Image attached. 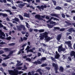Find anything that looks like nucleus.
<instances>
[{
  "instance_id": "f257e3e1",
  "label": "nucleus",
  "mask_w": 75,
  "mask_h": 75,
  "mask_svg": "<svg viewBox=\"0 0 75 75\" xmlns=\"http://www.w3.org/2000/svg\"><path fill=\"white\" fill-rule=\"evenodd\" d=\"M40 35L39 36V37H40V40H44L45 38V40L46 42H48L49 41H50L51 40V38L48 37V33L47 32H45L43 33H40Z\"/></svg>"
},
{
  "instance_id": "f03ea898",
  "label": "nucleus",
  "mask_w": 75,
  "mask_h": 75,
  "mask_svg": "<svg viewBox=\"0 0 75 75\" xmlns=\"http://www.w3.org/2000/svg\"><path fill=\"white\" fill-rule=\"evenodd\" d=\"M9 74L10 75H20L21 74L23 73V72L21 71H18V70H16V69H14L13 70H9Z\"/></svg>"
},
{
  "instance_id": "7ed1b4c3",
  "label": "nucleus",
  "mask_w": 75,
  "mask_h": 75,
  "mask_svg": "<svg viewBox=\"0 0 75 75\" xmlns=\"http://www.w3.org/2000/svg\"><path fill=\"white\" fill-rule=\"evenodd\" d=\"M53 19L54 20H56L57 21H59V19L55 18H54V17H51L50 18H49V19L48 21H47V23H50V24H54V25H56V22H54L53 21H51L52 20V19Z\"/></svg>"
},
{
  "instance_id": "20e7f679",
  "label": "nucleus",
  "mask_w": 75,
  "mask_h": 75,
  "mask_svg": "<svg viewBox=\"0 0 75 75\" xmlns=\"http://www.w3.org/2000/svg\"><path fill=\"white\" fill-rule=\"evenodd\" d=\"M16 27L17 28L18 31H21L22 28L23 30H26L25 27L24 25H17Z\"/></svg>"
},
{
  "instance_id": "39448f33",
  "label": "nucleus",
  "mask_w": 75,
  "mask_h": 75,
  "mask_svg": "<svg viewBox=\"0 0 75 75\" xmlns=\"http://www.w3.org/2000/svg\"><path fill=\"white\" fill-rule=\"evenodd\" d=\"M66 50L65 48H63L62 46L61 45L58 47V52L60 53L62 51H65Z\"/></svg>"
},
{
  "instance_id": "423d86ee",
  "label": "nucleus",
  "mask_w": 75,
  "mask_h": 75,
  "mask_svg": "<svg viewBox=\"0 0 75 75\" xmlns=\"http://www.w3.org/2000/svg\"><path fill=\"white\" fill-rule=\"evenodd\" d=\"M52 65L53 67H54V69L55 72L56 74L58 73V66L57 64H55V63H53Z\"/></svg>"
},
{
  "instance_id": "0eeeda50",
  "label": "nucleus",
  "mask_w": 75,
  "mask_h": 75,
  "mask_svg": "<svg viewBox=\"0 0 75 75\" xmlns=\"http://www.w3.org/2000/svg\"><path fill=\"white\" fill-rule=\"evenodd\" d=\"M47 6L46 5H45L44 6L43 5H41L40 6H37V8L39 9L40 10L42 9V10H44V8H47ZM47 7H50V6L49 5L47 6Z\"/></svg>"
},
{
  "instance_id": "6e6552de",
  "label": "nucleus",
  "mask_w": 75,
  "mask_h": 75,
  "mask_svg": "<svg viewBox=\"0 0 75 75\" xmlns=\"http://www.w3.org/2000/svg\"><path fill=\"white\" fill-rule=\"evenodd\" d=\"M3 37H6V35L4 32L2 31L1 30H0V38L1 39H5V38Z\"/></svg>"
},
{
  "instance_id": "1a4fd4ad",
  "label": "nucleus",
  "mask_w": 75,
  "mask_h": 75,
  "mask_svg": "<svg viewBox=\"0 0 75 75\" xmlns=\"http://www.w3.org/2000/svg\"><path fill=\"white\" fill-rule=\"evenodd\" d=\"M62 35L61 34H59L57 36L56 39L58 41H59L60 39H61Z\"/></svg>"
},
{
  "instance_id": "9d476101",
  "label": "nucleus",
  "mask_w": 75,
  "mask_h": 75,
  "mask_svg": "<svg viewBox=\"0 0 75 75\" xmlns=\"http://www.w3.org/2000/svg\"><path fill=\"white\" fill-rule=\"evenodd\" d=\"M35 17L37 18L38 20H43V19L41 17V16L40 15H36L35 16Z\"/></svg>"
},
{
  "instance_id": "9b49d317",
  "label": "nucleus",
  "mask_w": 75,
  "mask_h": 75,
  "mask_svg": "<svg viewBox=\"0 0 75 75\" xmlns=\"http://www.w3.org/2000/svg\"><path fill=\"white\" fill-rule=\"evenodd\" d=\"M71 56H74V58H75V52L74 51H71L70 53Z\"/></svg>"
},
{
  "instance_id": "f8f14e48",
  "label": "nucleus",
  "mask_w": 75,
  "mask_h": 75,
  "mask_svg": "<svg viewBox=\"0 0 75 75\" xmlns=\"http://www.w3.org/2000/svg\"><path fill=\"white\" fill-rule=\"evenodd\" d=\"M65 43L66 44H68L69 47H71V44L70 41H66L65 42Z\"/></svg>"
},
{
  "instance_id": "ddd939ff",
  "label": "nucleus",
  "mask_w": 75,
  "mask_h": 75,
  "mask_svg": "<svg viewBox=\"0 0 75 75\" xmlns=\"http://www.w3.org/2000/svg\"><path fill=\"white\" fill-rule=\"evenodd\" d=\"M74 31L75 30H74V29L72 28H70L67 30V31H69V32H72V31L74 32Z\"/></svg>"
},
{
  "instance_id": "4468645a",
  "label": "nucleus",
  "mask_w": 75,
  "mask_h": 75,
  "mask_svg": "<svg viewBox=\"0 0 75 75\" xmlns=\"http://www.w3.org/2000/svg\"><path fill=\"white\" fill-rule=\"evenodd\" d=\"M24 17H28V18H29V17H30V15L29 14L25 13H24Z\"/></svg>"
},
{
  "instance_id": "2eb2a0df",
  "label": "nucleus",
  "mask_w": 75,
  "mask_h": 75,
  "mask_svg": "<svg viewBox=\"0 0 75 75\" xmlns=\"http://www.w3.org/2000/svg\"><path fill=\"white\" fill-rule=\"evenodd\" d=\"M13 52H14V51H11V52H9L8 55L7 56L8 57H9V56H12L13 55Z\"/></svg>"
},
{
  "instance_id": "dca6fc26",
  "label": "nucleus",
  "mask_w": 75,
  "mask_h": 75,
  "mask_svg": "<svg viewBox=\"0 0 75 75\" xmlns=\"http://www.w3.org/2000/svg\"><path fill=\"white\" fill-rule=\"evenodd\" d=\"M13 21H16L17 22H18L19 21V19L17 18V17H15V18L13 19Z\"/></svg>"
},
{
  "instance_id": "f3484780",
  "label": "nucleus",
  "mask_w": 75,
  "mask_h": 75,
  "mask_svg": "<svg viewBox=\"0 0 75 75\" xmlns=\"http://www.w3.org/2000/svg\"><path fill=\"white\" fill-rule=\"evenodd\" d=\"M59 70L61 72H64V68L62 66H60V67Z\"/></svg>"
},
{
  "instance_id": "a211bd4d",
  "label": "nucleus",
  "mask_w": 75,
  "mask_h": 75,
  "mask_svg": "<svg viewBox=\"0 0 75 75\" xmlns=\"http://www.w3.org/2000/svg\"><path fill=\"white\" fill-rule=\"evenodd\" d=\"M5 39H2V40H4V39H6V40H10L11 39V37L10 36H9V37H7L6 38H4Z\"/></svg>"
},
{
  "instance_id": "6ab92c4d",
  "label": "nucleus",
  "mask_w": 75,
  "mask_h": 75,
  "mask_svg": "<svg viewBox=\"0 0 75 75\" xmlns=\"http://www.w3.org/2000/svg\"><path fill=\"white\" fill-rule=\"evenodd\" d=\"M59 57H60V55L59 54H57L55 56V59H58L59 58Z\"/></svg>"
},
{
  "instance_id": "aec40b11",
  "label": "nucleus",
  "mask_w": 75,
  "mask_h": 75,
  "mask_svg": "<svg viewBox=\"0 0 75 75\" xmlns=\"http://www.w3.org/2000/svg\"><path fill=\"white\" fill-rule=\"evenodd\" d=\"M25 6V4H20L19 5L20 8H22L23 7H24Z\"/></svg>"
},
{
  "instance_id": "412c9836",
  "label": "nucleus",
  "mask_w": 75,
  "mask_h": 75,
  "mask_svg": "<svg viewBox=\"0 0 75 75\" xmlns=\"http://www.w3.org/2000/svg\"><path fill=\"white\" fill-rule=\"evenodd\" d=\"M47 25L48 28H52L53 27V25H50L49 24H47Z\"/></svg>"
},
{
  "instance_id": "4be33fe9",
  "label": "nucleus",
  "mask_w": 75,
  "mask_h": 75,
  "mask_svg": "<svg viewBox=\"0 0 75 75\" xmlns=\"http://www.w3.org/2000/svg\"><path fill=\"white\" fill-rule=\"evenodd\" d=\"M22 68H23V67H18L16 68V69L18 70H21Z\"/></svg>"
},
{
  "instance_id": "5701e85b",
  "label": "nucleus",
  "mask_w": 75,
  "mask_h": 75,
  "mask_svg": "<svg viewBox=\"0 0 75 75\" xmlns=\"http://www.w3.org/2000/svg\"><path fill=\"white\" fill-rule=\"evenodd\" d=\"M46 57H42L40 60L41 61H45L46 60Z\"/></svg>"
},
{
  "instance_id": "b1692460",
  "label": "nucleus",
  "mask_w": 75,
  "mask_h": 75,
  "mask_svg": "<svg viewBox=\"0 0 75 75\" xmlns=\"http://www.w3.org/2000/svg\"><path fill=\"white\" fill-rule=\"evenodd\" d=\"M0 2L1 3H7V1H6V0H0Z\"/></svg>"
},
{
  "instance_id": "393cba45",
  "label": "nucleus",
  "mask_w": 75,
  "mask_h": 75,
  "mask_svg": "<svg viewBox=\"0 0 75 75\" xmlns=\"http://www.w3.org/2000/svg\"><path fill=\"white\" fill-rule=\"evenodd\" d=\"M50 58L52 61H54V62H56V60H55V58H54L53 57H50Z\"/></svg>"
},
{
  "instance_id": "a878e982",
  "label": "nucleus",
  "mask_w": 75,
  "mask_h": 75,
  "mask_svg": "<svg viewBox=\"0 0 75 75\" xmlns=\"http://www.w3.org/2000/svg\"><path fill=\"white\" fill-rule=\"evenodd\" d=\"M56 10H61V7L58 6L55 8Z\"/></svg>"
},
{
  "instance_id": "bb28decb",
  "label": "nucleus",
  "mask_w": 75,
  "mask_h": 75,
  "mask_svg": "<svg viewBox=\"0 0 75 75\" xmlns=\"http://www.w3.org/2000/svg\"><path fill=\"white\" fill-rule=\"evenodd\" d=\"M39 51H40V52H41L42 51V52H45V50H44V49H43L42 48H40L39 49Z\"/></svg>"
},
{
  "instance_id": "cd10ccee",
  "label": "nucleus",
  "mask_w": 75,
  "mask_h": 75,
  "mask_svg": "<svg viewBox=\"0 0 75 75\" xmlns=\"http://www.w3.org/2000/svg\"><path fill=\"white\" fill-rule=\"evenodd\" d=\"M24 50V48H23V49H22L20 50L18 52V55L19 54H21V51H23Z\"/></svg>"
},
{
  "instance_id": "c85d7f7f",
  "label": "nucleus",
  "mask_w": 75,
  "mask_h": 75,
  "mask_svg": "<svg viewBox=\"0 0 75 75\" xmlns=\"http://www.w3.org/2000/svg\"><path fill=\"white\" fill-rule=\"evenodd\" d=\"M16 43H12L9 44L8 45H9V46H13Z\"/></svg>"
},
{
  "instance_id": "c756f323",
  "label": "nucleus",
  "mask_w": 75,
  "mask_h": 75,
  "mask_svg": "<svg viewBox=\"0 0 75 75\" xmlns=\"http://www.w3.org/2000/svg\"><path fill=\"white\" fill-rule=\"evenodd\" d=\"M46 66H47V64H43L41 65L42 67H46Z\"/></svg>"
},
{
  "instance_id": "7c9ffc66",
  "label": "nucleus",
  "mask_w": 75,
  "mask_h": 75,
  "mask_svg": "<svg viewBox=\"0 0 75 75\" xmlns=\"http://www.w3.org/2000/svg\"><path fill=\"white\" fill-rule=\"evenodd\" d=\"M19 17L20 18L21 20H23L24 19V18H23V17L22 16L20 15H19Z\"/></svg>"
},
{
  "instance_id": "2f4dec72",
  "label": "nucleus",
  "mask_w": 75,
  "mask_h": 75,
  "mask_svg": "<svg viewBox=\"0 0 75 75\" xmlns=\"http://www.w3.org/2000/svg\"><path fill=\"white\" fill-rule=\"evenodd\" d=\"M2 16L3 17H7L8 16L7 14L6 13H2Z\"/></svg>"
},
{
  "instance_id": "473e14b6",
  "label": "nucleus",
  "mask_w": 75,
  "mask_h": 75,
  "mask_svg": "<svg viewBox=\"0 0 75 75\" xmlns=\"http://www.w3.org/2000/svg\"><path fill=\"white\" fill-rule=\"evenodd\" d=\"M39 33H43V32H44V29H40L38 30Z\"/></svg>"
},
{
  "instance_id": "72a5a7b5",
  "label": "nucleus",
  "mask_w": 75,
  "mask_h": 75,
  "mask_svg": "<svg viewBox=\"0 0 75 75\" xmlns=\"http://www.w3.org/2000/svg\"><path fill=\"white\" fill-rule=\"evenodd\" d=\"M66 23H67V24L68 25H72V23H71L68 22L66 21Z\"/></svg>"
},
{
  "instance_id": "f704fd0d",
  "label": "nucleus",
  "mask_w": 75,
  "mask_h": 75,
  "mask_svg": "<svg viewBox=\"0 0 75 75\" xmlns=\"http://www.w3.org/2000/svg\"><path fill=\"white\" fill-rule=\"evenodd\" d=\"M23 63H21L20 64H19L18 63H17L16 64V67H19V66H21L23 65Z\"/></svg>"
},
{
  "instance_id": "c9c22d12",
  "label": "nucleus",
  "mask_w": 75,
  "mask_h": 75,
  "mask_svg": "<svg viewBox=\"0 0 75 75\" xmlns=\"http://www.w3.org/2000/svg\"><path fill=\"white\" fill-rule=\"evenodd\" d=\"M4 50L6 51H10V49L8 48H5L4 49Z\"/></svg>"
},
{
  "instance_id": "e433bc0d",
  "label": "nucleus",
  "mask_w": 75,
  "mask_h": 75,
  "mask_svg": "<svg viewBox=\"0 0 75 75\" xmlns=\"http://www.w3.org/2000/svg\"><path fill=\"white\" fill-rule=\"evenodd\" d=\"M37 62L38 64H42V62L40 60H38L37 61Z\"/></svg>"
},
{
  "instance_id": "4c0bfd02",
  "label": "nucleus",
  "mask_w": 75,
  "mask_h": 75,
  "mask_svg": "<svg viewBox=\"0 0 75 75\" xmlns=\"http://www.w3.org/2000/svg\"><path fill=\"white\" fill-rule=\"evenodd\" d=\"M10 58V57H8V56H6V57H5L3 59L4 60H6V59H7Z\"/></svg>"
},
{
  "instance_id": "58836bf2",
  "label": "nucleus",
  "mask_w": 75,
  "mask_h": 75,
  "mask_svg": "<svg viewBox=\"0 0 75 75\" xmlns=\"http://www.w3.org/2000/svg\"><path fill=\"white\" fill-rule=\"evenodd\" d=\"M41 45H43L45 47H47V45H45V44L43 43H41Z\"/></svg>"
},
{
  "instance_id": "ea45409f",
  "label": "nucleus",
  "mask_w": 75,
  "mask_h": 75,
  "mask_svg": "<svg viewBox=\"0 0 75 75\" xmlns=\"http://www.w3.org/2000/svg\"><path fill=\"white\" fill-rule=\"evenodd\" d=\"M59 31H62V32L64 31H65V28H63L60 29L59 30Z\"/></svg>"
},
{
  "instance_id": "a19ab883",
  "label": "nucleus",
  "mask_w": 75,
  "mask_h": 75,
  "mask_svg": "<svg viewBox=\"0 0 75 75\" xmlns=\"http://www.w3.org/2000/svg\"><path fill=\"white\" fill-rule=\"evenodd\" d=\"M54 28L55 30H59L60 29V28L59 27H54Z\"/></svg>"
},
{
  "instance_id": "79ce46f5",
  "label": "nucleus",
  "mask_w": 75,
  "mask_h": 75,
  "mask_svg": "<svg viewBox=\"0 0 75 75\" xmlns=\"http://www.w3.org/2000/svg\"><path fill=\"white\" fill-rule=\"evenodd\" d=\"M26 61H31V59L30 58H26Z\"/></svg>"
},
{
  "instance_id": "37998d69",
  "label": "nucleus",
  "mask_w": 75,
  "mask_h": 75,
  "mask_svg": "<svg viewBox=\"0 0 75 75\" xmlns=\"http://www.w3.org/2000/svg\"><path fill=\"white\" fill-rule=\"evenodd\" d=\"M53 3H54V6H56V4H57V2L56 1H53Z\"/></svg>"
},
{
  "instance_id": "c03bdc74",
  "label": "nucleus",
  "mask_w": 75,
  "mask_h": 75,
  "mask_svg": "<svg viewBox=\"0 0 75 75\" xmlns=\"http://www.w3.org/2000/svg\"><path fill=\"white\" fill-rule=\"evenodd\" d=\"M62 16L63 18H65V15L64 13L62 14Z\"/></svg>"
},
{
  "instance_id": "a18cd8bd",
  "label": "nucleus",
  "mask_w": 75,
  "mask_h": 75,
  "mask_svg": "<svg viewBox=\"0 0 75 75\" xmlns=\"http://www.w3.org/2000/svg\"><path fill=\"white\" fill-rule=\"evenodd\" d=\"M25 46H26V45L25 44H24L22 45V46H21V47L23 48H24V47Z\"/></svg>"
},
{
  "instance_id": "49530a36",
  "label": "nucleus",
  "mask_w": 75,
  "mask_h": 75,
  "mask_svg": "<svg viewBox=\"0 0 75 75\" xmlns=\"http://www.w3.org/2000/svg\"><path fill=\"white\" fill-rule=\"evenodd\" d=\"M33 1V0H27V1L28 3H31V1Z\"/></svg>"
},
{
  "instance_id": "de8ad7c7",
  "label": "nucleus",
  "mask_w": 75,
  "mask_h": 75,
  "mask_svg": "<svg viewBox=\"0 0 75 75\" xmlns=\"http://www.w3.org/2000/svg\"><path fill=\"white\" fill-rule=\"evenodd\" d=\"M22 34H25V33H26V31H22L21 32Z\"/></svg>"
},
{
  "instance_id": "09e8293b",
  "label": "nucleus",
  "mask_w": 75,
  "mask_h": 75,
  "mask_svg": "<svg viewBox=\"0 0 75 75\" xmlns=\"http://www.w3.org/2000/svg\"><path fill=\"white\" fill-rule=\"evenodd\" d=\"M23 40L24 41H26L28 39L27 38L25 37H24L23 38Z\"/></svg>"
},
{
  "instance_id": "8fccbe9b",
  "label": "nucleus",
  "mask_w": 75,
  "mask_h": 75,
  "mask_svg": "<svg viewBox=\"0 0 75 75\" xmlns=\"http://www.w3.org/2000/svg\"><path fill=\"white\" fill-rule=\"evenodd\" d=\"M2 65L4 67H6V66H7V65H6V64L5 63H2Z\"/></svg>"
},
{
  "instance_id": "3c124183",
  "label": "nucleus",
  "mask_w": 75,
  "mask_h": 75,
  "mask_svg": "<svg viewBox=\"0 0 75 75\" xmlns=\"http://www.w3.org/2000/svg\"><path fill=\"white\" fill-rule=\"evenodd\" d=\"M38 57H40L41 55V53L40 52H38Z\"/></svg>"
},
{
  "instance_id": "603ef678",
  "label": "nucleus",
  "mask_w": 75,
  "mask_h": 75,
  "mask_svg": "<svg viewBox=\"0 0 75 75\" xmlns=\"http://www.w3.org/2000/svg\"><path fill=\"white\" fill-rule=\"evenodd\" d=\"M7 1H8V2H11V3H13V1H12V0H6Z\"/></svg>"
},
{
  "instance_id": "864d4df0",
  "label": "nucleus",
  "mask_w": 75,
  "mask_h": 75,
  "mask_svg": "<svg viewBox=\"0 0 75 75\" xmlns=\"http://www.w3.org/2000/svg\"><path fill=\"white\" fill-rule=\"evenodd\" d=\"M4 53V52L3 50L0 51V54H2Z\"/></svg>"
},
{
  "instance_id": "5fc2aeb1",
  "label": "nucleus",
  "mask_w": 75,
  "mask_h": 75,
  "mask_svg": "<svg viewBox=\"0 0 75 75\" xmlns=\"http://www.w3.org/2000/svg\"><path fill=\"white\" fill-rule=\"evenodd\" d=\"M33 29H32L31 28H30L29 29V31L30 32V33H31L32 32H33Z\"/></svg>"
},
{
  "instance_id": "6e6d98bb",
  "label": "nucleus",
  "mask_w": 75,
  "mask_h": 75,
  "mask_svg": "<svg viewBox=\"0 0 75 75\" xmlns=\"http://www.w3.org/2000/svg\"><path fill=\"white\" fill-rule=\"evenodd\" d=\"M12 9H14V10H15L16 9H17V8L15 6H13L12 7Z\"/></svg>"
},
{
  "instance_id": "4d7b16f0",
  "label": "nucleus",
  "mask_w": 75,
  "mask_h": 75,
  "mask_svg": "<svg viewBox=\"0 0 75 75\" xmlns=\"http://www.w3.org/2000/svg\"><path fill=\"white\" fill-rule=\"evenodd\" d=\"M54 17H57V18H58L59 17V15L58 14H55V16Z\"/></svg>"
},
{
  "instance_id": "13d9d810",
  "label": "nucleus",
  "mask_w": 75,
  "mask_h": 75,
  "mask_svg": "<svg viewBox=\"0 0 75 75\" xmlns=\"http://www.w3.org/2000/svg\"><path fill=\"white\" fill-rule=\"evenodd\" d=\"M55 13H52L50 14V16H54L55 17Z\"/></svg>"
},
{
  "instance_id": "bf43d9fd",
  "label": "nucleus",
  "mask_w": 75,
  "mask_h": 75,
  "mask_svg": "<svg viewBox=\"0 0 75 75\" xmlns=\"http://www.w3.org/2000/svg\"><path fill=\"white\" fill-rule=\"evenodd\" d=\"M23 68H24L25 69H27V68L26 67V66H25V65L24 66Z\"/></svg>"
},
{
  "instance_id": "052dcab7",
  "label": "nucleus",
  "mask_w": 75,
  "mask_h": 75,
  "mask_svg": "<svg viewBox=\"0 0 75 75\" xmlns=\"http://www.w3.org/2000/svg\"><path fill=\"white\" fill-rule=\"evenodd\" d=\"M45 18H46V19H48V20H49V19H50V17H49L48 16H47L45 17Z\"/></svg>"
},
{
  "instance_id": "680f3d73",
  "label": "nucleus",
  "mask_w": 75,
  "mask_h": 75,
  "mask_svg": "<svg viewBox=\"0 0 75 75\" xmlns=\"http://www.w3.org/2000/svg\"><path fill=\"white\" fill-rule=\"evenodd\" d=\"M68 39H69V40H72V37L71 36H69L68 37Z\"/></svg>"
},
{
  "instance_id": "e2e57ef3",
  "label": "nucleus",
  "mask_w": 75,
  "mask_h": 75,
  "mask_svg": "<svg viewBox=\"0 0 75 75\" xmlns=\"http://www.w3.org/2000/svg\"><path fill=\"white\" fill-rule=\"evenodd\" d=\"M41 69H38L37 70V72H40L41 71Z\"/></svg>"
},
{
  "instance_id": "0e129e2a",
  "label": "nucleus",
  "mask_w": 75,
  "mask_h": 75,
  "mask_svg": "<svg viewBox=\"0 0 75 75\" xmlns=\"http://www.w3.org/2000/svg\"><path fill=\"white\" fill-rule=\"evenodd\" d=\"M4 26L2 25V23H0V27H3Z\"/></svg>"
},
{
  "instance_id": "69168bd1",
  "label": "nucleus",
  "mask_w": 75,
  "mask_h": 75,
  "mask_svg": "<svg viewBox=\"0 0 75 75\" xmlns=\"http://www.w3.org/2000/svg\"><path fill=\"white\" fill-rule=\"evenodd\" d=\"M20 39H21V42H22L23 41H24L23 39V38L22 37H21Z\"/></svg>"
},
{
  "instance_id": "338daca9",
  "label": "nucleus",
  "mask_w": 75,
  "mask_h": 75,
  "mask_svg": "<svg viewBox=\"0 0 75 75\" xmlns=\"http://www.w3.org/2000/svg\"><path fill=\"white\" fill-rule=\"evenodd\" d=\"M68 59H69V61H72V59H71V57H68Z\"/></svg>"
},
{
  "instance_id": "774afa93",
  "label": "nucleus",
  "mask_w": 75,
  "mask_h": 75,
  "mask_svg": "<svg viewBox=\"0 0 75 75\" xmlns=\"http://www.w3.org/2000/svg\"><path fill=\"white\" fill-rule=\"evenodd\" d=\"M41 17H42V18H44L45 17V15L42 16H41Z\"/></svg>"
}]
</instances>
